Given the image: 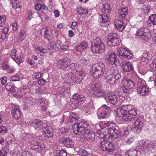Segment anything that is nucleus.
Masks as SVG:
<instances>
[{"label":"nucleus","instance_id":"nucleus-1","mask_svg":"<svg viewBox=\"0 0 156 156\" xmlns=\"http://www.w3.org/2000/svg\"><path fill=\"white\" fill-rule=\"evenodd\" d=\"M73 132L75 134L91 139L95 137L94 133L88 129V125L84 122L75 123L73 126Z\"/></svg>","mask_w":156,"mask_h":156},{"label":"nucleus","instance_id":"nucleus-2","mask_svg":"<svg viewBox=\"0 0 156 156\" xmlns=\"http://www.w3.org/2000/svg\"><path fill=\"white\" fill-rule=\"evenodd\" d=\"M73 132L75 134L91 139L95 137L94 133L88 129V125L84 122L75 123L73 126Z\"/></svg>","mask_w":156,"mask_h":156},{"label":"nucleus","instance_id":"nucleus-3","mask_svg":"<svg viewBox=\"0 0 156 156\" xmlns=\"http://www.w3.org/2000/svg\"><path fill=\"white\" fill-rule=\"evenodd\" d=\"M101 10L103 14L99 16V22L100 26L105 27L108 25L109 21L108 17L111 11L110 5L107 3L103 4Z\"/></svg>","mask_w":156,"mask_h":156},{"label":"nucleus","instance_id":"nucleus-4","mask_svg":"<svg viewBox=\"0 0 156 156\" xmlns=\"http://www.w3.org/2000/svg\"><path fill=\"white\" fill-rule=\"evenodd\" d=\"M105 64L101 62L95 64L92 66L91 72L94 78L98 79L102 76L106 72Z\"/></svg>","mask_w":156,"mask_h":156},{"label":"nucleus","instance_id":"nucleus-5","mask_svg":"<svg viewBox=\"0 0 156 156\" xmlns=\"http://www.w3.org/2000/svg\"><path fill=\"white\" fill-rule=\"evenodd\" d=\"M91 49L93 53L101 54L104 52L105 47L101 39L97 38L92 41Z\"/></svg>","mask_w":156,"mask_h":156},{"label":"nucleus","instance_id":"nucleus-6","mask_svg":"<svg viewBox=\"0 0 156 156\" xmlns=\"http://www.w3.org/2000/svg\"><path fill=\"white\" fill-rule=\"evenodd\" d=\"M107 44L110 46H115L118 45L120 41L119 35L115 33H110L108 35Z\"/></svg>","mask_w":156,"mask_h":156},{"label":"nucleus","instance_id":"nucleus-7","mask_svg":"<svg viewBox=\"0 0 156 156\" xmlns=\"http://www.w3.org/2000/svg\"><path fill=\"white\" fill-rule=\"evenodd\" d=\"M116 54L112 51H109L107 53L106 60L107 63L110 66L115 67L118 65L117 58Z\"/></svg>","mask_w":156,"mask_h":156},{"label":"nucleus","instance_id":"nucleus-8","mask_svg":"<svg viewBox=\"0 0 156 156\" xmlns=\"http://www.w3.org/2000/svg\"><path fill=\"white\" fill-rule=\"evenodd\" d=\"M139 145L140 148L144 150L152 151L153 149H156V142L155 141L152 142L149 140H141Z\"/></svg>","mask_w":156,"mask_h":156},{"label":"nucleus","instance_id":"nucleus-9","mask_svg":"<svg viewBox=\"0 0 156 156\" xmlns=\"http://www.w3.org/2000/svg\"><path fill=\"white\" fill-rule=\"evenodd\" d=\"M145 82L143 80L140 79L137 83V91L141 95H145L148 93V88L145 86Z\"/></svg>","mask_w":156,"mask_h":156},{"label":"nucleus","instance_id":"nucleus-10","mask_svg":"<svg viewBox=\"0 0 156 156\" xmlns=\"http://www.w3.org/2000/svg\"><path fill=\"white\" fill-rule=\"evenodd\" d=\"M113 136L114 138L116 139L121 137V138L124 139V137L126 136L129 133V131L126 128H121L120 129L118 126L116 127V129H115Z\"/></svg>","mask_w":156,"mask_h":156},{"label":"nucleus","instance_id":"nucleus-11","mask_svg":"<svg viewBox=\"0 0 156 156\" xmlns=\"http://www.w3.org/2000/svg\"><path fill=\"white\" fill-rule=\"evenodd\" d=\"M99 147L102 151L112 152L115 149V146L109 141H103L99 144Z\"/></svg>","mask_w":156,"mask_h":156},{"label":"nucleus","instance_id":"nucleus-12","mask_svg":"<svg viewBox=\"0 0 156 156\" xmlns=\"http://www.w3.org/2000/svg\"><path fill=\"white\" fill-rule=\"evenodd\" d=\"M91 88L97 97H103L105 95V93L102 89L101 86L98 83L91 85Z\"/></svg>","mask_w":156,"mask_h":156},{"label":"nucleus","instance_id":"nucleus-13","mask_svg":"<svg viewBox=\"0 0 156 156\" xmlns=\"http://www.w3.org/2000/svg\"><path fill=\"white\" fill-rule=\"evenodd\" d=\"M117 51L119 55L128 59H132L133 56L132 53L124 48H119Z\"/></svg>","mask_w":156,"mask_h":156},{"label":"nucleus","instance_id":"nucleus-14","mask_svg":"<svg viewBox=\"0 0 156 156\" xmlns=\"http://www.w3.org/2000/svg\"><path fill=\"white\" fill-rule=\"evenodd\" d=\"M71 63L70 59L67 58L58 60L57 66L59 69H64L69 66Z\"/></svg>","mask_w":156,"mask_h":156},{"label":"nucleus","instance_id":"nucleus-15","mask_svg":"<svg viewBox=\"0 0 156 156\" xmlns=\"http://www.w3.org/2000/svg\"><path fill=\"white\" fill-rule=\"evenodd\" d=\"M30 148L33 150H36L37 151L40 152L43 150L45 147V145L44 144H42L41 145L39 144V143L35 141H29Z\"/></svg>","mask_w":156,"mask_h":156},{"label":"nucleus","instance_id":"nucleus-16","mask_svg":"<svg viewBox=\"0 0 156 156\" xmlns=\"http://www.w3.org/2000/svg\"><path fill=\"white\" fill-rule=\"evenodd\" d=\"M42 129L43 133L47 137L50 138L53 137V135L52 128L48 126L45 123L42 125Z\"/></svg>","mask_w":156,"mask_h":156},{"label":"nucleus","instance_id":"nucleus-17","mask_svg":"<svg viewBox=\"0 0 156 156\" xmlns=\"http://www.w3.org/2000/svg\"><path fill=\"white\" fill-rule=\"evenodd\" d=\"M148 30L146 28H141L139 29L136 33V35L139 37L140 38L146 40V39H148L149 35L148 32H147Z\"/></svg>","mask_w":156,"mask_h":156},{"label":"nucleus","instance_id":"nucleus-18","mask_svg":"<svg viewBox=\"0 0 156 156\" xmlns=\"http://www.w3.org/2000/svg\"><path fill=\"white\" fill-rule=\"evenodd\" d=\"M73 99L74 101H78L76 103V106H81L86 100L83 95L79 94L78 93H75L73 95Z\"/></svg>","mask_w":156,"mask_h":156},{"label":"nucleus","instance_id":"nucleus-19","mask_svg":"<svg viewBox=\"0 0 156 156\" xmlns=\"http://www.w3.org/2000/svg\"><path fill=\"white\" fill-rule=\"evenodd\" d=\"M59 143L60 144L63 143L67 148L72 147H73L74 142L70 138L63 137L59 140Z\"/></svg>","mask_w":156,"mask_h":156},{"label":"nucleus","instance_id":"nucleus-20","mask_svg":"<svg viewBox=\"0 0 156 156\" xmlns=\"http://www.w3.org/2000/svg\"><path fill=\"white\" fill-rule=\"evenodd\" d=\"M105 98L106 101L113 105L115 104L117 101V96L112 92L108 93Z\"/></svg>","mask_w":156,"mask_h":156},{"label":"nucleus","instance_id":"nucleus-21","mask_svg":"<svg viewBox=\"0 0 156 156\" xmlns=\"http://www.w3.org/2000/svg\"><path fill=\"white\" fill-rule=\"evenodd\" d=\"M116 93L120 97L125 98L129 95V90L124 85L119 87L117 90L115 91Z\"/></svg>","mask_w":156,"mask_h":156},{"label":"nucleus","instance_id":"nucleus-22","mask_svg":"<svg viewBox=\"0 0 156 156\" xmlns=\"http://www.w3.org/2000/svg\"><path fill=\"white\" fill-rule=\"evenodd\" d=\"M137 114L136 110L132 107L128 113V116L126 117V121L131 122L134 121Z\"/></svg>","mask_w":156,"mask_h":156},{"label":"nucleus","instance_id":"nucleus-23","mask_svg":"<svg viewBox=\"0 0 156 156\" xmlns=\"http://www.w3.org/2000/svg\"><path fill=\"white\" fill-rule=\"evenodd\" d=\"M107 76H111L113 77L116 78V79H120L121 78V75L120 72L117 69L112 68L108 70L106 73Z\"/></svg>","mask_w":156,"mask_h":156},{"label":"nucleus","instance_id":"nucleus-24","mask_svg":"<svg viewBox=\"0 0 156 156\" xmlns=\"http://www.w3.org/2000/svg\"><path fill=\"white\" fill-rule=\"evenodd\" d=\"M122 67L123 72L126 73L133 70V66L131 63L129 62H122Z\"/></svg>","mask_w":156,"mask_h":156},{"label":"nucleus","instance_id":"nucleus-25","mask_svg":"<svg viewBox=\"0 0 156 156\" xmlns=\"http://www.w3.org/2000/svg\"><path fill=\"white\" fill-rule=\"evenodd\" d=\"M28 125H30L34 127L35 129H38L40 128H42V125L44 123H42V122L40 120L35 119L31 122L29 121L27 122Z\"/></svg>","mask_w":156,"mask_h":156},{"label":"nucleus","instance_id":"nucleus-26","mask_svg":"<svg viewBox=\"0 0 156 156\" xmlns=\"http://www.w3.org/2000/svg\"><path fill=\"white\" fill-rule=\"evenodd\" d=\"M143 123L140 119H136L133 125V126L136 129V132L137 133H140L142 129Z\"/></svg>","mask_w":156,"mask_h":156},{"label":"nucleus","instance_id":"nucleus-27","mask_svg":"<svg viewBox=\"0 0 156 156\" xmlns=\"http://www.w3.org/2000/svg\"><path fill=\"white\" fill-rule=\"evenodd\" d=\"M12 110V115L13 117L16 119H19L21 117V113L18 106H15L13 107Z\"/></svg>","mask_w":156,"mask_h":156},{"label":"nucleus","instance_id":"nucleus-28","mask_svg":"<svg viewBox=\"0 0 156 156\" xmlns=\"http://www.w3.org/2000/svg\"><path fill=\"white\" fill-rule=\"evenodd\" d=\"M117 115L118 116L122 117L123 121H126V117L128 116V113L121 107L117 109Z\"/></svg>","mask_w":156,"mask_h":156},{"label":"nucleus","instance_id":"nucleus-29","mask_svg":"<svg viewBox=\"0 0 156 156\" xmlns=\"http://www.w3.org/2000/svg\"><path fill=\"white\" fill-rule=\"evenodd\" d=\"M123 85L127 89H131L134 86L133 81L129 79H124L122 82Z\"/></svg>","mask_w":156,"mask_h":156},{"label":"nucleus","instance_id":"nucleus-30","mask_svg":"<svg viewBox=\"0 0 156 156\" xmlns=\"http://www.w3.org/2000/svg\"><path fill=\"white\" fill-rule=\"evenodd\" d=\"M105 76L107 81L111 84L114 85L120 82L119 79H116V78L113 77L111 76H107L106 74Z\"/></svg>","mask_w":156,"mask_h":156},{"label":"nucleus","instance_id":"nucleus-31","mask_svg":"<svg viewBox=\"0 0 156 156\" xmlns=\"http://www.w3.org/2000/svg\"><path fill=\"white\" fill-rule=\"evenodd\" d=\"M114 25L117 30L120 31H122L124 30L125 27V25L121 20L117 19L114 22Z\"/></svg>","mask_w":156,"mask_h":156},{"label":"nucleus","instance_id":"nucleus-32","mask_svg":"<svg viewBox=\"0 0 156 156\" xmlns=\"http://www.w3.org/2000/svg\"><path fill=\"white\" fill-rule=\"evenodd\" d=\"M86 75V73L84 72H81L79 73V75L77 76H74V78L73 80V82L76 83H80L82 80H83V77Z\"/></svg>","mask_w":156,"mask_h":156},{"label":"nucleus","instance_id":"nucleus-33","mask_svg":"<svg viewBox=\"0 0 156 156\" xmlns=\"http://www.w3.org/2000/svg\"><path fill=\"white\" fill-rule=\"evenodd\" d=\"M128 9L127 7L121 8L118 10L119 17L120 19H123L125 18L128 13Z\"/></svg>","mask_w":156,"mask_h":156},{"label":"nucleus","instance_id":"nucleus-34","mask_svg":"<svg viewBox=\"0 0 156 156\" xmlns=\"http://www.w3.org/2000/svg\"><path fill=\"white\" fill-rule=\"evenodd\" d=\"M6 89L11 93H16L17 88L11 83H8L5 85Z\"/></svg>","mask_w":156,"mask_h":156},{"label":"nucleus","instance_id":"nucleus-35","mask_svg":"<svg viewBox=\"0 0 156 156\" xmlns=\"http://www.w3.org/2000/svg\"><path fill=\"white\" fill-rule=\"evenodd\" d=\"M108 113L107 112L102 111V110L99 108L98 109L97 112L98 117L99 119L105 118L107 116Z\"/></svg>","mask_w":156,"mask_h":156},{"label":"nucleus","instance_id":"nucleus-36","mask_svg":"<svg viewBox=\"0 0 156 156\" xmlns=\"http://www.w3.org/2000/svg\"><path fill=\"white\" fill-rule=\"evenodd\" d=\"M88 46L87 43L85 41H83L79 44L78 45L76 48L77 51L84 50L87 48Z\"/></svg>","mask_w":156,"mask_h":156},{"label":"nucleus","instance_id":"nucleus-37","mask_svg":"<svg viewBox=\"0 0 156 156\" xmlns=\"http://www.w3.org/2000/svg\"><path fill=\"white\" fill-rule=\"evenodd\" d=\"M111 131H109L106 127L103 129V134L105 138L109 139L110 137L111 136Z\"/></svg>","mask_w":156,"mask_h":156},{"label":"nucleus","instance_id":"nucleus-38","mask_svg":"<svg viewBox=\"0 0 156 156\" xmlns=\"http://www.w3.org/2000/svg\"><path fill=\"white\" fill-rule=\"evenodd\" d=\"M151 6L148 3H146L142 7L141 10L143 13L147 15L149 12Z\"/></svg>","mask_w":156,"mask_h":156},{"label":"nucleus","instance_id":"nucleus-39","mask_svg":"<svg viewBox=\"0 0 156 156\" xmlns=\"http://www.w3.org/2000/svg\"><path fill=\"white\" fill-rule=\"evenodd\" d=\"M26 36V31L24 30H21L19 33V35L18 37V41L21 42L23 41Z\"/></svg>","mask_w":156,"mask_h":156},{"label":"nucleus","instance_id":"nucleus-40","mask_svg":"<svg viewBox=\"0 0 156 156\" xmlns=\"http://www.w3.org/2000/svg\"><path fill=\"white\" fill-rule=\"evenodd\" d=\"M74 76V75L72 73H70L62 76V78L63 79L66 80L71 82V81L73 82Z\"/></svg>","mask_w":156,"mask_h":156},{"label":"nucleus","instance_id":"nucleus-41","mask_svg":"<svg viewBox=\"0 0 156 156\" xmlns=\"http://www.w3.org/2000/svg\"><path fill=\"white\" fill-rule=\"evenodd\" d=\"M29 89L25 88L23 89V91L24 94L25 98L27 100L30 101L32 100V98L31 97L30 93L29 92Z\"/></svg>","mask_w":156,"mask_h":156},{"label":"nucleus","instance_id":"nucleus-42","mask_svg":"<svg viewBox=\"0 0 156 156\" xmlns=\"http://www.w3.org/2000/svg\"><path fill=\"white\" fill-rule=\"evenodd\" d=\"M137 152L134 149H131L126 151V156H137Z\"/></svg>","mask_w":156,"mask_h":156},{"label":"nucleus","instance_id":"nucleus-43","mask_svg":"<svg viewBox=\"0 0 156 156\" xmlns=\"http://www.w3.org/2000/svg\"><path fill=\"white\" fill-rule=\"evenodd\" d=\"M150 20H148L147 24H153V25H156V15L151 14L149 17Z\"/></svg>","mask_w":156,"mask_h":156},{"label":"nucleus","instance_id":"nucleus-44","mask_svg":"<svg viewBox=\"0 0 156 156\" xmlns=\"http://www.w3.org/2000/svg\"><path fill=\"white\" fill-rule=\"evenodd\" d=\"M46 51L48 52L50 55L52 54L54 51V44L51 42H50L47 45Z\"/></svg>","mask_w":156,"mask_h":156},{"label":"nucleus","instance_id":"nucleus-45","mask_svg":"<svg viewBox=\"0 0 156 156\" xmlns=\"http://www.w3.org/2000/svg\"><path fill=\"white\" fill-rule=\"evenodd\" d=\"M77 11L81 16L84 15L85 14H87L88 12V11L87 9L81 7H79L77 9Z\"/></svg>","mask_w":156,"mask_h":156},{"label":"nucleus","instance_id":"nucleus-46","mask_svg":"<svg viewBox=\"0 0 156 156\" xmlns=\"http://www.w3.org/2000/svg\"><path fill=\"white\" fill-rule=\"evenodd\" d=\"M69 117L70 118L71 123H72L74 121L79 119V117L77 115L73 112H71L70 113Z\"/></svg>","mask_w":156,"mask_h":156},{"label":"nucleus","instance_id":"nucleus-47","mask_svg":"<svg viewBox=\"0 0 156 156\" xmlns=\"http://www.w3.org/2000/svg\"><path fill=\"white\" fill-rule=\"evenodd\" d=\"M118 126L115 123H111L108 126H106V127L109 129L111 133H112L114 132L115 129H116V127Z\"/></svg>","mask_w":156,"mask_h":156},{"label":"nucleus","instance_id":"nucleus-48","mask_svg":"<svg viewBox=\"0 0 156 156\" xmlns=\"http://www.w3.org/2000/svg\"><path fill=\"white\" fill-rule=\"evenodd\" d=\"M80 62L82 64L85 65L86 66H90V63L89 59L83 57L80 60Z\"/></svg>","mask_w":156,"mask_h":156},{"label":"nucleus","instance_id":"nucleus-49","mask_svg":"<svg viewBox=\"0 0 156 156\" xmlns=\"http://www.w3.org/2000/svg\"><path fill=\"white\" fill-rule=\"evenodd\" d=\"M35 6L36 9L37 10H45L46 8V6L44 5H42L41 4L39 3L35 5Z\"/></svg>","mask_w":156,"mask_h":156},{"label":"nucleus","instance_id":"nucleus-50","mask_svg":"<svg viewBox=\"0 0 156 156\" xmlns=\"http://www.w3.org/2000/svg\"><path fill=\"white\" fill-rule=\"evenodd\" d=\"M99 109H101L102 110V111L106 112L108 113L111 110V108L110 107L108 106L105 105H102Z\"/></svg>","mask_w":156,"mask_h":156},{"label":"nucleus","instance_id":"nucleus-51","mask_svg":"<svg viewBox=\"0 0 156 156\" xmlns=\"http://www.w3.org/2000/svg\"><path fill=\"white\" fill-rule=\"evenodd\" d=\"M142 56L147 59L148 61L150 60L152 57V55L151 54L147 52L144 53L142 55Z\"/></svg>","mask_w":156,"mask_h":156},{"label":"nucleus","instance_id":"nucleus-52","mask_svg":"<svg viewBox=\"0 0 156 156\" xmlns=\"http://www.w3.org/2000/svg\"><path fill=\"white\" fill-rule=\"evenodd\" d=\"M44 38L48 41H50L51 38V34L50 32L47 30H45L44 31Z\"/></svg>","mask_w":156,"mask_h":156},{"label":"nucleus","instance_id":"nucleus-53","mask_svg":"<svg viewBox=\"0 0 156 156\" xmlns=\"http://www.w3.org/2000/svg\"><path fill=\"white\" fill-rule=\"evenodd\" d=\"M9 80L10 81H19L20 80V78L17 75H14L10 77Z\"/></svg>","mask_w":156,"mask_h":156},{"label":"nucleus","instance_id":"nucleus-54","mask_svg":"<svg viewBox=\"0 0 156 156\" xmlns=\"http://www.w3.org/2000/svg\"><path fill=\"white\" fill-rule=\"evenodd\" d=\"M121 107L123 108V109H124V110L126 111L128 113L129 112L130 109L132 108V107L130 105H122Z\"/></svg>","mask_w":156,"mask_h":156},{"label":"nucleus","instance_id":"nucleus-55","mask_svg":"<svg viewBox=\"0 0 156 156\" xmlns=\"http://www.w3.org/2000/svg\"><path fill=\"white\" fill-rule=\"evenodd\" d=\"M81 66L80 65L76 64V65L75 67L74 68V70L76 71V72H79V73L82 71L81 70Z\"/></svg>","mask_w":156,"mask_h":156},{"label":"nucleus","instance_id":"nucleus-56","mask_svg":"<svg viewBox=\"0 0 156 156\" xmlns=\"http://www.w3.org/2000/svg\"><path fill=\"white\" fill-rule=\"evenodd\" d=\"M151 68L156 70V58L154 59L150 65Z\"/></svg>","mask_w":156,"mask_h":156},{"label":"nucleus","instance_id":"nucleus-57","mask_svg":"<svg viewBox=\"0 0 156 156\" xmlns=\"http://www.w3.org/2000/svg\"><path fill=\"white\" fill-rule=\"evenodd\" d=\"M43 88L41 87H36V88L35 92L37 94H41L43 93Z\"/></svg>","mask_w":156,"mask_h":156},{"label":"nucleus","instance_id":"nucleus-58","mask_svg":"<svg viewBox=\"0 0 156 156\" xmlns=\"http://www.w3.org/2000/svg\"><path fill=\"white\" fill-rule=\"evenodd\" d=\"M79 154L83 156H87L88 153L87 151L84 150L80 149L79 151Z\"/></svg>","mask_w":156,"mask_h":156},{"label":"nucleus","instance_id":"nucleus-59","mask_svg":"<svg viewBox=\"0 0 156 156\" xmlns=\"http://www.w3.org/2000/svg\"><path fill=\"white\" fill-rule=\"evenodd\" d=\"M38 102L40 103L42 106L43 105H46L47 104L46 99L44 98H40L38 100Z\"/></svg>","mask_w":156,"mask_h":156},{"label":"nucleus","instance_id":"nucleus-60","mask_svg":"<svg viewBox=\"0 0 156 156\" xmlns=\"http://www.w3.org/2000/svg\"><path fill=\"white\" fill-rule=\"evenodd\" d=\"M7 131V129L4 126H2L0 127V133L2 134H4Z\"/></svg>","mask_w":156,"mask_h":156},{"label":"nucleus","instance_id":"nucleus-61","mask_svg":"<svg viewBox=\"0 0 156 156\" xmlns=\"http://www.w3.org/2000/svg\"><path fill=\"white\" fill-rule=\"evenodd\" d=\"M16 50L15 49H12L11 51V56L13 59H15L16 58Z\"/></svg>","mask_w":156,"mask_h":156},{"label":"nucleus","instance_id":"nucleus-62","mask_svg":"<svg viewBox=\"0 0 156 156\" xmlns=\"http://www.w3.org/2000/svg\"><path fill=\"white\" fill-rule=\"evenodd\" d=\"M148 61L147 60V59L141 56V58L140 60V63L141 65L143 66L146 65Z\"/></svg>","mask_w":156,"mask_h":156},{"label":"nucleus","instance_id":"nucleus-63","mask_svg":"<svg viewBox=\"0 0 156 156\" xmlns=\"http://www.w3.org/2000/svg\"><path fill=\"white\" fill-rule=\"evenodd\" d=\"M22 156H32V155L29 151H25L23 152Z\"/></svg>","mask_w":156,"mask_h":156},{"label":"nucleus","instance_id":"nucleus-64","mask_svg":"<svg viewBox=\"0 0 156 156\" xmlns=\"http://www.w3.org/2000/svg\"><path fill=\"white\" fill-rule=\"evenodd\" d=\"M40 17L41 19H43L45 20H47L48 19V16L45 12H42L41 15Z\"/></svg>","mask_w":156,"mask_h":156}]
</instances>
